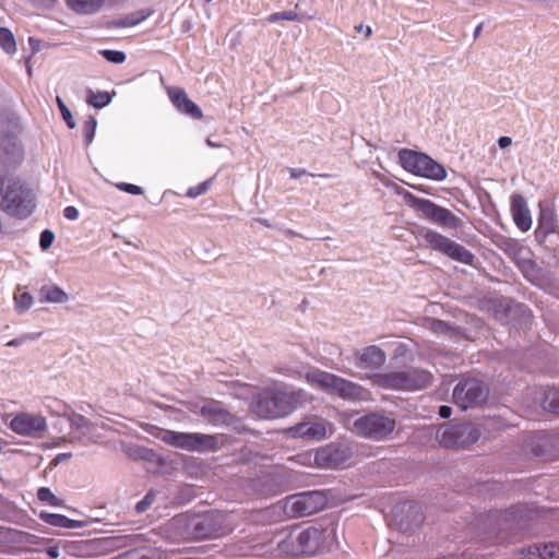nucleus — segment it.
Masks as SVG:
<instances>
[{"label": "nucleus", "mask_w": 559, "mask_h": 559, "mask_svg": "<svg viewBox=\"0 0 559 559\" xmlns=\"http://www.w3.org/2000/svg\"><path fill=\"white\" fill-rule=\"evenodd\" d=\"M336 539L334 525L326 527L309 526L305 530L292 531L278 544L281 552L290 556H313L332 547Z\"/></svg>", "instance_id": "obj_1"}, {"label": "nucleus", "mask_w": 559, "mask_h": 559, "mask_svg": "<svg viewBox=\"0 0 559 559\" xmlns=\"http://www.w3.org/2000/svg\"><path fill=\"white\" fill-rule=\"evenodd\" d=\"M305 401L306 394L302 390H265L257 397L253 404V412L257 416L264 419L285 417Z\"/></svg>", "instance_id": "obj_2"}, {"label": "nucleus", "mask_w": 559, "mask_h": 559, "mask_svg": "<svg viewBox=\"0 0 559 559\" xmlns=\"http://www.w3.org/2000/svg\"><path fill=\"white\" fill-rule=\"evenodd\" d=\"M0 209L11 216L26 218L35 209L34 193L21 179L0 175Z\"/></svg>", "instance_id": "obj_3"}, {"label": "nucleus", "mask_w": 559, "mask_h": 559, "mask_svg": "<svg viewBox=\"0 0 559 559\" xmlns=\"http://www.w3.org/2000/svg\"><path fill=\"white\" fill-rule=\"evenodd\" d=\"M524 515V507L519 506L511 510L492 511L481 522L479 542L485 545L502 544L508 539V531L512 530Z\"/></svg>", "instance_id": "obj_4"}, {"label": "nucleus", "mask_w": 559, "mask_h": 559, "mask_svg": "<svg viewBox=\"0 0 559 559\" xmlns=\"http://www.w3.org/2000/svg\"><path fill=\"white\" fill-rule=\"evenodd\" d=\"M306 380L311 385L344 400L368 401L370 399V392L361 385L323 370L309 371L306 374Z\"/></svg>", "instance_id": "obj_5"}, {"label": "nucleus", "mask_w": 559, "mask_h": 559, "mask_svg": "<svg viewBox=\"0 0 559 559\" xmlns=\"http://www.w3.org/2000/svg\"><path fill=\"white\" fill-rule=\"evenodd\" d=\"M160 439L170 447L199 453L216 452L224 445V443L219 441L222 436L201 432L165 430Z\"/></svg>", "instance_id": "obj_6"}, {"label": "nucleus", "mask_w": 559, "mask_h": 559, "mask_svg": "<svg viewBox=\"0 0 559 559\" xmlns=\"http://www.w3.org/2000/svg\"><path fill=\"white\" fill-rule=\"evenodd\" d=\"M401 194L409 207L420 212L425 218L433 224L448 229L462 228L463 221L449 209L440 206L429 199L418 198L407 190H404Z\"/></svg>", "instance_id": "obj_7"}, {"label": "nucleus", "mask_w": 559, "mask_h": 559, "mask_svg": "<svg viewBox=\"0 0 559 559\" xmlns=\"http://www.w3.org/2000/svg\"><path fill=\"white\" fill-rule=\"evenodd\" d=\"M399 159L405 170L416 176L436 181H441L447 177L445 168L425 153L402 148L399 152Z\"/></svg>", "instance_id": "obj_8"}, {"label": "nucleus", "mask_w": 559, "mask_h": 559, "mask_svg": "<svg viewBox=\"0 0 559 559\" xmlns=\"http://www.w3.org/2000/svg\"><path fill=\"white\" fill-rule=\"evenodd\" d=\"M430 372L423 369L407 371H391L374 377V382L383 389L392 390H421L431 382Z\"/></svg>", "instance_id": "obj_9"}, {"label": "nucleus", "mask_w": 559, "mask_h": 559, "mask_svg": "<svg viewBox=\"0 0 559 559\" xmlns=\"http://www.w3.org/2000/svg\"><path fill=\"white\" fill-rule=\"evenodd\" d=\"M488 385L478 378L461 379L453 390V403L461 409L474 408L485 404L489 397Z\"/></svg>", "instance_id": "obj_10"}, {"label": "nucleus", "mask_w": 559, "mask_h": 559, "mask_svg": "<svg viewBox=\"0 0 559 559\" xmlns=\"http://www.w3.org/2000/svg\"><path fill=\"white\" fill-rule=\"evenodd\" d=\"M421 238L426 248L440 252L456 262L472 265L475 260V255L464 246L433 229H426L421 234Z\"/></svg>", "instance_id": "obj_11"}, {"label": "nucleus", "mask_w": 559, "mask_h": 559, "mask_svg": "<svg viewBox=\"0 0 559 559\" xmlns=\"http://www.w3.org/2000/svg\"><path fill=\"white\" fill-rule=\"evenodd\" d=\"M394 429V419L377 413H370L359 417L354 421L353 426V431L356 435L371 440H383L389 437Z\"/></svg>", "instance_id": "obj_12"}, {"label": "nucleus", "mask_w": 559, "mask_h": 559, "mask_svg": "<svg viewBox=\"0 0 559 559\" xmlns=\"http://www.w3.org/2000/svg\"><path fill=\"white\" fill-rule=\"evenodd\" d=\"M324 506L325 496L314 490L287 497L284 510L293 518H302L320 511Z\"/></svg>", "instance_id": "obj_13"}, {"label": "nucleus", "mask_w": 559, "mask_h": 559, "mask_svg": "<svg viewBox=\"0 0 559 559\" xmlns=\"http://www.w3.org/2000/svg\"><path fill=\"white\" fill-rule=\"evenodd\" d=\"M559 437L547 432H530L523 443V451L527 455L552 461L559 457L557 447Z\"/></svg>", "instance_id": "obj_14"}, {"label": "nucleus", "mask_w": 559, "mask_h": 559, "mask_svg": "<svg viewBox=\"0 0 559 559\" xmlns=\"http://www.w3.org/2000/svg\"><path fill=\"white\" fill-rule=\"evenodd\" d=\"M10 428L17 435L35 437L47 429V423L41 415L20 413L12 418Z\"/></svg>", "instance_id": "obj_15"}, {"label": "nucleus", "mask_w": 559, "mask_h": 559, "mask_svg": "<svg viewBox=\"0 0 559 559\" xmlns=\"http://www.w3.org/2000/svg\"><path fill=\"white\" fill-rule=\"evenodd\" d=\"M332 429V424L326 420L304 421L289 429L294 437L308 440H322L326 437L328 431Z\"/></svg>", "instance_id": "obj_16"}, {"label": "nucleus", "mask_w": 559, "mask_h": 559, "mask_svg": "<svg viewBox=\"0 0 559 559\" xmlns=\"http://www.w3.org/2000/svg\"><path fill=\"white\" fill-rule=\"evenodd\" d=\"M510 211L514 224L521 231L525 233L531 229L533 224L532 215L523 195L519 193L512 194Z\"/></svg>", "instance_id": "obj_17"}, {"label": "nucleus", "mask_w": 559, "mask_h": 559, "mask_svg": "<svg viewBox=\"0 0 559 559\" xmlns=\"http://www.w3.org/2000/svg\"><path fill=\"white\" fill-rule=\"evenodd\" d=\"M168 96L178 110L191 116L192 118H202L200 107L189 99L185 90L180 87H170L168 88Z\"/></svg>", "instance_id": "obj_18"}, {"label": "nucleus", "mask_w": 559, "mask_h": 559, "mask_svg": "<svg viewBox=\"0 0 559 559\" xmlns=\"http://www.w3.org/2000/svg\"><path fill=\"white\" fill-rule=\"evenodd\" d=\"M222 515L219 513H210L204 515L195 523L193 533L198 538H212L219 535Z\"/></svg>", "instance_id": "obj_19"}, {"label": "nucleus", "mask_w": 559, "mask_h": 559, "mask_svg": "<svg viewBox=\"0 0 559 559\" xmlns=\"http://www.w3.org/2000/svg\"><path fill=\"white\" fill-rule=\"evenodd\" d=\"M200 414L214 426L229 425L233 420L230 413L216 403L203 405Z\"/></svg>", "instance_id": "obj_20"}, {"label": "nucleus", "mask_w": 559, "mask_h": 559, "mask_svg": "<svg viewBox=\"0 0 559 559\" xmlns=\"http://www.w3.org/2000/svg\"><path fill=\"white\" fill-rule=\"evenodd\" d=\"M385 353L378 346L366 347L359 355V365L364 368L377 369L385 362Z\"/></svg>", "instance_id": "obj_21"}, {"label": "nucleus", "mask_w": 559, "mask_h": 559, "mask_svg": "<svg viewBox=\"0 0 559 559\" xmlns=\"http://www.w3.org/2000/svg\"><path fill=\"white\" fill-rule=\"evenodd\" d=\"M559 229L558 219L551 210L540 211L538 217V226L536 229V237L545 239L550 234Z\"/></svg>", "instance_id": "obj_22"}, {"label": "nucleus", "mask_w": 559, "mask_h": 559, "mask_svg": "<svg viewBox=\"0 0 559 559\" xmlns=\"http://www.w3.org/2000/svg\"><path fill=\"white\" fill-rule=\"evenodd\" d=\"M480 438V431L472 423L457 424V445L456 448H466L474 444Z\"/></svg>", "instance_id": "obj_23"}, {"label": "nucleus", "mask_w": 559, "mask_h": 559, "mask_svg": "<svg viewBox=\"0 0 559 559\" xmlns=\"http://www.w3.org/2000/svg\"><path fill=\"white\" fill-rule=\"evenodd\" d=\"M314 463L319 467H336L341 463L340 450L334 447H325L314 454Z\"/></svg>", "instance_id": "obj_24"}, {"label": "nucleus", "mask_w": 559, "mask_h": 559, "mask_svg": "<svg viewBox=\"0 0 559 559\" xmlns=\"http://www.w3.org/2000/svg\"><path fill=\"white\" fill-rule=\"evenodd\" d=\"M106 0H66L67 5L76 14L92 15L100 11Z\"/></svg>", "instance_id": "obj_25"}, {"label": "nucleus", "mask_w": 559, "mask_h": 559, "mask_svg": "<svg viewBox=\"0 0 559 559\" xmlns=\"http://www.w3.org/2000/svg\"><path fill=\"white\" fill-rule=\"evenodd\" d=\"M39 518L45 523L52 525V526H57V527L76 528V527L83 526V522L76 521V520H71L62 514L49 513V512L41 511L39 513Z\"/></svg>", "instance_id": "obj_26"}, {"label": "nucleus", "mask_w": 559, "mask_h": 559, "mask_svg": "<svg viewBox=\"0 0 559 559\" xmlns=\"http://www.w3.org/2000/svg\"><path fill=\"white\" fill-rule=\"evenodd\" d=\"M68 298V294L56 285H45L40 288L41 301L63 304Z\"/></svg>", "instance_id": "obj_27"}, {"label": "nucleus", "mask_w": 559, "mask_h": 559, "mask_svg": "<svg viewBox=\"0 0 559 559\" xmlns=\"http://www.w3.org/2000/svg\"><path fill=\"white\" fill-rule=\"evenodd\" d=\"M439 443L444 448H456L457 445V424L442 426L436 436Z\"/></svg>", "instance_id": "obj_28"}, {"label": "nucleus", "mask_w": 559, "mask_h": 559, "mask_svg": "<svg viewBox=\"0 0 559 559\" xmlns=\"http://www.w3.org/2000/svg\"><path fill=\"white\" fill-rule=\"evenodd\" d=\"M542 404L544 409L559 414V388L547 390Z\"/></svg>", "instance_id": "obj_29"}, {"label": "nucleus", "mask_w": 559, "mask_h": 559, "mask_svg": "<svg viewBox=\"0 0 559 559\" xmlns=\"http://www.w3.org/2000/svg\"><path fill=\"white\" fill-rule=\"evenodd\" d=\"M111 559H159L154 550L141 548L131 549Z\"/></svg>", "instance_id": "obj_30"}, {"label": "nucleus", "mask_w": 559, "mask_h": 559, "mask_svg": "<svg viewBox=\"0 0 559 559\" xmlns=\"http://www.w3.org/2000/svg\"><path fill=\"white\" fill-rule=\"evenodd\" d=\"M0 46L10 55L16 52V41L9 28L0 27Z\"/></svg>", "instance_id": "obj_31"}, {"label": "nucleus", "mask_w": 559, "mask_h": 559, "mask_svg": "<svg viewBox=\"0 0 559 559\" xmlns=\"http://www.w3.org/2000/svg\"><path fill=\"white\" fill-rule=\"evenodd\" d=\"M14 305L19 312L28 310L33 305V296L27 292H21V288L14 294Z\"/></svg>", "instance_id": "obj_32"}, {"label": "nucleus", "mask_w": 559, "mask_h": 559, "mask_svg": "<svg viewBox=\"0 0 559 559\" xmlns=\"http://www.w3.org/2000/svg\"><path fill=\"white\" fill-rule=\"evenodd\" d=\"M111 100L110 95L107 92L88 91L87 103L95 108H103L108 105Z\"/></svg>", "instance_id": "obj_33"}, {"label": "nucleus", "mask_w": 559, "mask_h": 559, "mask_svg": "<svg viewBox=\"0 0 559 559\" xmlns=\"http://www.w3.org/2000/svg\"><path fill=\"white\" fill-rule=\"evenodd\" d=\"M269 23H276L278 21H302L304 16L293 11L275 12L267 16Z\"/></svg>", "instance_id": "obj_34"}, {"label": "nucleus", "mask_w": 559, "mask_h": 559, "mask_svg": "<svg viewBox=\"0 0 559 559\" xmlns=\"http://www.w3.org/2000/svg\"><path fill=\"white\" fill-rule=\"evenodd\" d=\"M37 498L39 501L47 503L52 507H60L61 500L58 499L49 488L47 487H40L37 490Z\"/></svg>", "instance_id": "obj_35"}, {"label": "nucleus", "mask_w": 559, "mask_h": 559, "mask_svg": "<svg viewBox=\"0 0 559 559\" xmlns=\"http://www.w3.org/2000/svg\"><path fill=\"white\" fill-rule=\"evenodd\" d=\"M513 559H540V547L533 545L515 552Z\"/></svg>", "instance_id": "obj_36"}, {"label": "nucleus", "mask_w": 559, "mask_h": 559, "mask_svg": "<svg viewBox=\"0 0 559 559\" xmlns=\"http://www.w3.org/2000/svg\"><path fill=\"white\" fill-rule=\"evenodd\" d=\"M151 15V11H140L123 19L121 25L124 27L135 26Z\"/></svg>", "instance_id": "obj_37"}, {"label": "nucleus", "mask_w": 559, "mask_h": 559, "mask_svg": "<svg viewBox=\"0 0 559 559\" xmlns=\"http://www.w3.org/2000/svg\"><path fill=\"white\" fill-rule=\"evenodd\" d=\"M213 182V179H209L205 181H202L201 183L190 187L187 191V197L189 198H198L199 195H202L209 191Z\"/></svg>", "instance_id": "obj_38"}, {"label": "nucleus", "mask_w": 559, "mask_h": 559, "mask_svg": "<svg viewBox=\"0 0 559 559\" xmlns=\"http://www.w3.org/2000/svg\"><path fill=\"white\" fill-rule=\"evenodd\" d=\"M96 126L97 121L94 117H88V119L83 123V135L87 144H90L94 139Z\"/></svg>", "instance_id": "obj_39"}, {"label": "nucleus", "mask_w": 559, "mask_h": 559, "mask_svg": "<svg viewBox=\"0 0 559 559\" xmlns=\"http://www.w3.org/2000/svg\"><path fill=\"white\" fill-rule=\"evenodd\" d=\"M100 55L109 62L122 63L126 60V53L120 50L105 49L100 50Z\"/></svg>", "instance_id": "obj_40"}, {"label": "nucleus", "mask_w": 559, "mask_h": 559, "mask_svg": "<svg viewBox=\"0 0 559 559\" xmlns=\"http://www.w3.org/2000/svg\"><path fill=\"white\" fill-rule=\"evenodd\" d=\"M540 559H559V545L548 544L540 547Z\"/></svg>", "instance_id": "obj_41"}, {"label": "nucleus", "mask_w": 559, "mask_h": 559, "mask_svg": "<svg viewBox=\"0 0 559 559\" xmlns=\"http://www.w3.org/2000/svg\"><path fill=\"white\" fill-rule=\"evenodd\" d=\"M57 103H58V107H59L61 115H62L64 121L67 122L68 127L73 129L75 127V122H74V119H73L69 108L64 105V103L62 102V99L60 97H57Z\"/></svg>", "instance_id": "obj_42"}, {"label": "nucleus", "mask_w": 559, "mask_h": 559, "mask_svg": "<svg viewBox=\"0 0 559 559\" xmlns=\"http://www.w3.org/2000/svg\"><path fill=\"white\" fill-rule=\"evenodd\" d=\"M116 187L127 193L133 194V195H140L143 194V189L140 186L133 185V183H127V182H119L116 183Z\"/></svg>", "instance_id": "obj_43"}, {"label": "nucleus", "mask_w": 559, "mask_h": 559, "mask_svg": "<svg viewBox=\"0 0 559 559\" xmlns=\"http://www.w3.org/2000/svg\"><path fill=\"white\" fill-rule=\"evenodd\" d=\"M53 239H55V235L51 230H48V229L44 230L40 234V238H39L40 248L43 250L48 249L52 245Z\"/></svg>", "instance_id": "obj_44"}, {"label": "nucleus", "mask_w": 559, "mask_h": 559, "mask_svg": "<svg viewBox=\"0 0 559 559\" xmlns=\"http://www.w3.org/2000/svg\"><path fill=\"white\" fill-rule=\"evenodd\" d=\"M154 500H155L154 493L147 492L145 495V497L136 503V506H135L136 511L144 512L154 502Z\"/></svg>", "instance_id": "obj_45"}, {"label": "nucleus", "mask_w": 559, "mask_h": 559, "mask_svg": "<svg viewBox=\"0 0 559 559\" xmlns=\"http://www.w3.org/2000/svg\"><path fill=\"white\" fill-rule=\"evenodd\" d=\"M64 216L68 219L74 221L79 217V211L74 206H67L63 211Z\"/></svg>", "instance_id": "obj_46"}, {"label": "nucleus", "mask_w": 559, "mask_h": 559, "mask_svg": "<svg viewBox=\"0 0 559 559\" xmlns=\"http://www.w3.org/2000/svg\"><path fill=\"white\" fill-rule=\"evenodd\" d=\"M355 31L357 33H364L366 38H369L372 35V28L368 25H364L362 23L355 26Z\"/></svg>", "instance_id": "obj_47"}, {"label": "nucleus", "mask_w": 559, "mask_h": 559, "mask_svg": "<svg viewBox=\"0 0 559 559\" xmlns=\"http://www.w3.org/2000/svg\"><path fill=\"white\" fill-rule=\"evenodd\" d=\"M288 171H289L290 178H293V179H297L301 176L307 175L306 169H301V168H289Z\"/></svg>", "instance_id": "obj_48"}, {"label": "nucleus", "mask_w": 559, "mask_h": 559, "mask_svg": "<svg viewBox=\"0 0 559 559\" xmlns=\"http://www.w3.org/2000/svg\"><path fill=\"white\" fill-rule=\"evenodd\" d=\"M452 414V408L448 405H442L439 408V415L442 418H449Z\"/></svg>", "instance_id": "obj_49"}, {"label": "nucleus", "mask_w": 559, "mask_h": 559, "mask_svg": "<svg viewBox=\"0 0 559 559\" xmlns=\"http://www.w3.org/2000/svg\"><path fill=\"white\" fill-rule=\"evenodd\" d=\"M512 143V140L511 138L509 136H501L499 140H498V144L501 148H506L508 146H510Z\"/></svg>", "instance_id": "obj_50"}, {"label": "nucleus", "mask_w": 559, "mask_h": 559, "mask_svg": "<svg viewBox=\"0 0 559 559\" xmlns=\"http://www.w3.org/2000/svg\"><path fill=\"white\" fill-rule=\"evenodd\" d=\"M26 338H32V337L31 336H23V337H20V338L11 340L10 342L7 343V346H19Z\"/></svg>", "instance_id": "obj_51"}, {"label": "nucleus", "mask_w": 559, "mask_h": 559, "mask_svg": "<svg viewBox=\"0 0 559 559\" xmlns=\"http://www.w3.org/2000/svg\"><path fill=\"white\" fill-rule=\"evenodd\" d=\"M296 457H297L298 462H302V463H305L306 460L310 459V456L308 454H298Z\"/></svg>", "instance_id": "obj_52"}, {"label": "nucleus", "mask_w": 559, "mask_h": 559, "mask_svg": "<svg viewBox=\"0 0 559 559\" xmlns=\"http://www.w3.org/2000/svg\"><path fill=\"white\" fill-rule=\"evenodd\" d=\"M481 27H483V24H479L476 28H475V32H474V36L477 37L479 35V33L481 32Z\"/></svg>", "instance_id": "obj_53"}, {"label": "nucleus", "mask_w": 559, "mask_h": 559, "mask_svg": "<svg viewBox=\"0 0 559 559\" xmlns=\"http://www.w3.org/2000/svg\"><path fill=\"white\" fill-rule=\"evenodd\" d=\"M40 3L43 4H51L53 3L56 0H38Z\"/></svg>", "instance_id": "obj_54"}, {"label": "nucleus", "mask_w": 559, "mask_h": 559, "mask_svg": "<svg viewBox=\"0 0 559 559\" xmlns=\"http://www.w3.org/2000/svg\"><path fill=\"white\" fill-rule=\"evenodd\" d=\"M51 557H57V549L49 550Z\"/></svg>", "instance_id": "obj_55"}, {"label": "nucleus", "mask_w": 559, "mask_h": 559, "mask_svg": "<svg viewBox=\"0 0 559 559\" xmlns=\"http://www.w3.org/2000/svg\"><path fill=\"white\" fill-rule=\"evenodd\" d=\"M319 176L322 178H332V175H330V174H321Z\"/></svg>", "instance_id": "obj_56"}, {"label": "nucleus", "mask_w": 559, "mask_h": 559, "mask_svg": "<svg viewBox=\"0 0 559 559\" xmlns=\"http://www.w3.org/2000/svg\"><path fill=\"white\" fill-rule=\"evenodd\" d=\"M27 72H28L29 75L32 74V68L31 67L27 68Z\"/></svg>", "instance_id": "obj_57"}]
</instances>
